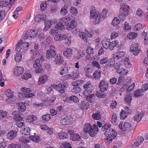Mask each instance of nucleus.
<instances>
[{"label": "nucleus", "instance_id": "1", "mask_svg": "<svg viewBox=\"0 0 148 148\" xmlns=\"http://www.w3.org/2000/svg\"><path fill=\"white\" fill-rule=\"evenodd\" d=\"M84 132L89 134L92 137H95L97 135L99 129L97 126L95 124L91 125L90 123H85L84 127Z\"/></svg>", "mask_w": 148, "mask_h": 148}, {"label": "nucleus", "instance_id": "2", "mask_svg": "<svg viewBox=\"0 0 148 148\" xmlns=\"http://www.w3.org/2000/svg\"><path fill=\"white\" fill-rule=\"evenodd\" d=\"M104 134L107 138L105 139L106 144L107 145H109L112 141V139H115L117 136V132L112 128L104 132Z\"/></svg>", "mask_w": 148, "mask_h": 148}, {"label": "nucleus", "instance_id": "3", "mask_svg": "<svg viewBox=\"0 0 148 148\" xmlns=\"http://www.w3.org/2000/svg\"><path fill=\"white\" fill-rule=\"evenodd\" d=\"M101 15L99 13H97L95 8L92 6L90 8V16L91 19H95L94 22L96 24L99 23L101 21Z\"/></svg>", "mask_w": 148, "mask_h": 148}, {"label": "nucleus", "instance_id": "4", "mask_svg": "<svg viewBox=\"0 0 148 148\" xmlns=\"http://www.w3.org/2000/svg\"><path fill=\"white\" fill-rule=\"evenodd\" d=\"M69 86L68 82L65 81H64L62 83H59L57 85H55V88H56L57 89L59 92L62 93L65 92V89L67 88Z\"/></svg>", "mask_w": 148, "mask_h": 148}, {"label": "nucleus", "instance_id": "5", "mask_svg": "<svg viewBox=\"0 0 148 148\" xmlns=\"http://www.w3.org/2000/svg\"><path fill=\"white\" fill-rule=\"evenodd\" d=\"M29 46V44L27 42L23 43L22 40H21L16 46L15 50L16 51L22 52L23 50H25L26 48Z\"/></svg>", "mask_w": 148, "mask_h": 148}, {"label": "nucleus", "instance_id": "6", "mask_svg": "<svg viewBox=\"0 0 148 148\" xmlns=\"http://www.w3.org/2000/svg\"><path fill=\"white\" fill-rule=\"evenodd\" d=\"M56 55V53L55 47L53 45H51L49 49L47 51L46 58L49 59L51 58H54Z\"/></svg>", "mask_w": 148, "mask_h": 148}, {"label": "nucleus", "instance_id": "7", "mask_svg": "<svg viewBox=\"0 0 148 148\" xmlns=\"http://www.w3.org/2000/svg\"><path fill=\"white\" fill-rule=\"evenodd\" d=\"M73 120V118L72 116L71 115L66 116L61 120L60 123L63 125H69L71 123Z\"/></svg>", "mask_w": 148, "mask_h": 148}, {"label": "nucleus", "instance_id": "8", "mask_svg": "<svg viewBox=\"0 0 148 148\" xmlns=\"http://www.w3.org/2000/svg\"><path fill=\"white\" fill-rule=\"evenodd\" d=\"M38 31L37 29H29L26 32L25 37L27 39H30L34 38L37 36Z\"/></svg>", "mask_w": 148, "mask_h": 148}, {"label": "nucleus", "instance_id": "9", "mask_svg": "<svg viewBox=\"0 0 148 148\" xmlns=\"http://www.w3.org/2000/svg\"><path fill=\"white\" fill-rule=\"evenodd\" d=\"M122 123H121L119 125V127L124 133L126 131H130L132 129V127L131 124L128 122H125L124 123V129L122 127Z\"/></svg>", "mask_w": 148, "mask_h": 148}, {"label": "nucleus", "instance_id": "10", "mask_svg": "<svg viewBox=\"0 0 148 148\" xmlns=\"http://www.w3.org/2000/svg\"><path fill=\"white\" fill-rule=\"evenodd\" d=\"M85 90L84 91L83 94L84 95H88V93L89 92H92L93 90V86L90 82H88L86 84H85L83 86Z\"/></svg>", "mask_w": 148, "mask_h": 148}, {"label": "nucleus", "instance_id": "11", "mask_svg": "<svg viewBox=\"0 0 148 148\" xmlns=\"http://www.w3.org/2000/svg\"><path fill=\"white\" fill-rule=\"evenodd\" d=\"M139 45L138 43L132 44L130 47V51L133 53V54L137 56L140 52V50L139 49Z\"/></svg>", "mask_w": 148, "mask_h": 148}, {"label": "nucleus", "instance_id": "12", "mask_svg": "<svg viewBox=\"0 0 148 148\" xmlns=\"http://www.w3.org/2000/svg\"><path fill=\"white\" fill-rule=\"evenodd\" d=\"M56 99V97H41V99L42 101L46 103L45 104L47 106H49L52 104L53 102Z\"/></svg>", "mask_w": 148, "mask_h": 148}, {"label": "nucleus", "instance_id": "13", "mask_svg": "<svg viewBox=\"0 0 148 148\" xmlns=\"http://www.w3.org/2000/svg\"><path fill=\"white\" fill-rule=\"evenodd\" d=\"M99 88L103 92L106 91L108 87V83L104 80L101 81L99 83Z\"/></svg>", "mask_w": 148, "mask_h": 148}, {"label": "nucleus", "instance_id": "14", "mask_svg": "<svg viewBox=\"0 0 148 148\" xmlns=\"http://www.w3.org/2000/svg\"><path fill=\"white\" fill-rule=\"evenodd\" d=\"M24 72V68L23 67L17 66L14 69V75L15 76H20Z\"/></svg>", "mask_w": 148, "mask_h": 148}, {"label": "nucleus", "instance_id": "15", "mask_svg": "<svg viewBox=\"0 0 148 148\" xmlns=\"http://www.w3.org/2000/svg\"><path fill=\"white\" fill-rule=\"evenodd\" d=\"M125 55L124 52L118 51L113 54V58L114 60H118L124 57Z\"/></svg>", "mask_w": 148, "mask_h": 148}, {"label": "nucleus", "instance_id": "16", "mask_svg": "<svg viewBox=\"0 0 148 148\" xmlns=\"http://www.w3.org/2000/svg\"><path fill=\"white\" fill-rule=\"evenodd\" d=\"M85 55V51L79 49L77 53L74 56L73 58L75 59H79L84 57Z\"/></svg>", "mask_w": 148, "mask_h": 148}, {"label": "nucleus", "instance_id": "17", "mask_svg": "<svg viewBox=\"0 0 148 148\" xmlns=\"http://www.w3.org/2000/svg\"><path fill=\"white\" fill-rule=\"evenodd\" d=\"M17 135V131L12 130L8 133L7 138L13 140L16 137Z\"/></svg>", "mask_w": 148, "mask_h": 148}, {"label": "nucleus", "instance_id": "18", "mask_svg": "<svg viewBox=\"0 0 148 148\" xmlns=\"http://www.w3.org/2000/svg\"><path fill=\"white\" fill-rule=\"evenodd\" d=\"M144 138L141 136H138L136 139V141L133 145V146L135 147H138L144 141Z\"/></svg>", "mask_w": 148, "mask_h": 148}, {"label": "nucleus", "instance_id": "19", "mask_svg": "<svg viewBox=\"0 0 148 148\" xmlns=\"http://www.w3.org/2000/svg\"><path fill=\"white\" fill-rule=\"evenodd\" d=\"M46 17L47 16L45 14H38L35 16L34 20L36 22L39 23L42 21L45 20Z\"/></svg>", "mask_w": 148, "mask_h": 148}, {"label": "nucleus", "instance_id": "20", "mask_svg": "<svg viewBox=\"0 0 148 148\" xmlns=\"http://www.w3.org/2000/svg\"><path fill=\"white\" fill-rule=\"evenodd\" d=\"M79 108L82 110L88 109L90 107L89 104L85 101H82L79 104Z\"/></svg>", "mask_w": 148, "mask_h": 148}, {"label": "nucleus", "instance_id": "21", "mask_svg": "<svg viewBox=\"0 0 148 148\" xmlns=\"http://www.w3.org/2000/svg\"><path fill=\"white\" fill-rule=\"evenodd\" d=\"M66 38L67 36L66 34H59L55 36L54 38V39L56 41H61L66 39Z\"/></svg>", "mask_w": 148, "mask_h": 148}, {"label": "nucleus", "instance_id": "22", "mask_svg": "<svg viewBox=\"0 0 148 148\" xmlns=\"http://www.w3.org/2000/svg\"><path fill=\"white\" fill-rule=\"evenodd\" d=\"M70 24H68L66 27V29L68 30H71L76 27V24L75 21V19L71 20Z\"/></svg>", "mask_w": 148, "mask_h": 148}, {"label": "nucleus", "instance_id": "23", "mask_svg": "<svg viewBox=\"0 0 148 148\" xmlns=\"http://www.w3.org/2000/svg\"><path fill=\"white\" fill-rule=\"evenodd\" d=\"M54 62L57 64H62L64 62L63 57L60 54H58L55 58Z\"/></svg>", "mask_w": 148, "mask_h": 148}, {"label": "nucleus", "instance_id": "24", "mask_svg": "<svg viewBox=\"0 0 148 148\" xmlns=\"http://www.w3.org/2000/svg\"><path fill=\"white\" fill-rule=\"evenodd\" d=\"M37 119V117L34 115H29L27 116L26 121L30 123H33L34 121H36Z\"/></svg>", "mask_w": 148, "mask_h": 148}, {"label": "nucleus", "instance_id": "25", "mask_svg": "<svg viewBox=\"0 0 148 148\" xmlns=\"http://www.w3.org/2000/svg\"><path fill=\"white\" fill-rule=\"evenodd\" d=\"M92 92H89L88 93V95H85L86 97V100L89 102L92 103L95 100L94 94H91Z\"/></svg>", "mask_w": 148, "mask_h": 148}, {"label": "nucleus", "instance_id": "26", "mask_svg": "<svg viewBox=\"0 0 148 148\" xmlns=\"http://www.w3.org/2000/svg\"><path fill=\"white\" fill-rule=\"evenodd\" d=\"M144 115L143 112L137 113L134 116V119L136 122L138 123L142 119Z\"/></svg>", "mask_w": 148, "mask_h": 148}, {"label": "nucleus", "instance_id": "27", "mask_svg": "<svg viewBox=\"0 0 148 148\" xmlns=\"http://www.w3.org/2000/svg\"><path fill=\"white\" fill-rule=\"evenodd\" d=\"M48 79V77L46 75H44L40 77L39 78L38 81V84L40 85L42 84H43L46 82Z\"/></svg>", "mask_w": 148, "mask_h": 148}, {"label": "nucleus", "instance_id": "28", "mask_svg": "<svg viewBox=\"0 0 148 148\" xmlns=\"http://www.w3.org/2000/svg\"><path fill=\"white\" fill-rule=\"evenodd\" d=\"M71 20V18H70L64 17L60 19V21L64 26H67Z\"/></svg>", "mask_w": 148, "mask_h": 148}, {"label": "nucleus", "instance_id": "29", "mask_svg": "<svg viewBox=\"0 0 148 148\" xmlns=\"http://www.w3.org/2000/svg\"><path fill=\"white\" fill-rule=\"evenodd\" d=\"M22 52L17 51L14 57L15 60L16 62H19L21 60L22 58Z\"/></svg>", "mask_w": 148, "mask_h": 148}, {"label": "nucleus", "instance_id": "30", "mask_svg": "<svg viewBox=\"0 0 148 148\" xmlns=\"http://www.w3.org/2000/svg\"><path fill=\"white\" fill-rule=\"evenodd\" d=\"M73 50L72 49L68 48L67 49L66 51L63 52V55L66 57L70 58L72 55Z\"/></svg>", "mask_w": 148, "mask_h": 148}, {"label": "nucleus", "instance_id": "31", "mask_svg": "<svg viewBox=\"0 0 148 148\" xmlns=\"http://www.w3.org/2000/svg\"><path fill=\"white\" fill-rule=\"evenodd\" d=\"M124 64L125 67L129 69H132V66L130 64L129 58H125L124 60Z\"/></svg>", "mask_w": 148, "mask_h": 148}, {"label": "nucleus", "instance_id": "32", "mask_svg": "<svg viewBox=\"0 0 148 148\" xmlns=\"http://www.w3.org/2000/svg\"><path fill=\"white\" fill-rule=\"evenodd\" d=\"M119 43V41L118 40L113 41L110 42L109 45V49L111 51L113 50L116 47L117 45Z\"/></svg>", "mask_w": 148, "mask_h": 148}, {"label": "nucleus", "instance_id": "33", "mask_svg": "<svg viewBox=\"0 0 148 148\" xmlns=\"http://www.w3.org/2000/svg\"><path fill=\"white\" fill-rule=\"evenodd\" d=\"M84 31L89 38H92L94 35V32L91 28L85 29Z\"/></svg>", "mask_w": 148, "mask_h": 148}, {"label": "nucleus", "instance_id": "34", "mask_svg": "<svg viewBox=\"0 0 148 148\" xmlns=\"http://www.w3.org/2000/svg\"><path fill=\"white\" fill-rule=\"evenodd\" d=\"M19 140L21 143V144H25L28 143L30 142V140L28 138H26L24 136H22L19 138Z\"/></svg>", "mask_w": 148, "mask_h": 148}, {"label": "nucleus", "instance_id": "35", "mask_svg": "<svg viewBox=\"0 0 148 148\" xmlns=\"http://www.w3.org/2000/svg\"><path fill=\"white\" fill-rule=\"evenodd\" d=\"M104 48L106 49H109L110 41L107 39L103 40L101 42Z\"/></svg>", "mask_w": 148, "mask_h": 148}, {"label": "nucleus", "instance_id": "36", "mask_svg": "<svg viewBox=\"0 0 148 148\" xmlns=\"http://www.w3.org/2000/svg\"><path fill=\"white\" fill-rule=\"evenodd\" d=\"M67 5H64L61 9L60 12V14L62 16L65 15L68 12L67 10Z\"/></svg>", "mask_w": 148, "mask_h": 148}, {"label": "nucleus", "instance_id": "37", "mask_svg": "<svg viewBox=\"0 0 148 148\" xmlns=\"http://www.w3.org/2000/svg\"><path fill=\"white\" fill-rule=\"evenodd\" d=\"M59 74L62 75L64 74H67L69 73V70L67 68L64 66L62 67L59 71Z\"/></svg>", "mask_w": 148, "mask_h": 148}, {"label": "nucleus", "instance_id": "38", "mask_svg": "<svg viewBox=\"0 0 148 148\" xmlns=\"http://www.w3.org/2000/svg\"><path fill=\"white\" fill-rule=\"evenodd\" d=\"M72 79L75 80L78 79L79 76V71L78 70H75L72 72Z\"/></svg>", "mask_w": 148, "mask_h": 148}, {"label": "nucleus", "instance_id": "39", "mask_svg": "<svg viewBox=\"0 0 148 148\" xmlns=\"http://www.w3.org/2000/svg\"><path fill=\"white\" fill-rule=\"evenodd\" d=\"M18 105V109L20 112H22L26 110V108L25 103H20Z\"/></svg>", "mask_w": 148, "mask_h": 148}, {"label": "nucleus", "instance_id": "40", "mask_svg": "<svg viewBox=\"0 0 148 148\" xmlns=\"http://www.w3.org/2000/svg\"><path fill=\"white\" fill-rule=\"evenodd\" d=\"M120 8L122 9L124 12L127 13L128 12L130 9L129 6L127 5H125L124 3H123L121 4Z\"/></svg>", "mask_w": 148, "mask_h": 148}, {"label": "nucleus", "instance_id": "41", "mask_svg": "<svg viewBox=\"0 0 148 148\" xmlns=\"http://www.w3.org/2000/svg\"><path fill=\"white\" fill-rule=\"evenodd\" d=\"M60 139H64L68 137V135L66 133L63 132H61L58 134Z\"/></svg>", "mask_w": 148, "mask_h": 148}, {"label": "nucleus", "instance_id": "42", "mask_svg": "<svg viewBox=\"0 0 148 148\" xmlns=\"http://www.w3.org/2000/svg\"><path fill=\"white\" fill-rule=\"evenodd\" d=\"M31 130L30 128L26 126L22 130V134L25 135H29L30 134Z\"/></svg>", "mask_w": 148, "mask_h": 148}, {"label": "nucleus", "instance_id": "43", "mask_svg": "<svg viewBox=\"0 0 148 148\" xmlns=\"http://www.w3.org/2000/svg\"><path fill=\"white\" fill-rule=\"evenodd\" d=\"M132 100V96L130 95V94H127L125 97V101L126 103H127L129 105H130Z\"/></svg>", "mask_w": 148, "mask_h": 148}, {"label": "nucleus", "instance_id": "44", "mask_svg": "<svg viewBox=\"0 0 148 148\" xmlns=\"http://www.w3.org/2000/svg\"><path fill=\"white\" fill-rule=\"evenodd\" d=\"M138 34L136 32L130 33L127 36V37L130 39H135L138 36Z\"/></svg>", "mask_w": 148, "mask_h": 148}, {"label": "nucleus", "instance_id": "45", "mask_svg": "<svg viewBox=\"0 0 148 148\" xmlns=\"http://www.w3.org/2000/svg\"><path fill=\"white\" fill-rule=\"evenodd\" d=\"M92 117L94 120H98L101 119V115L100 112H96L93 114Z\"/></svg>", "mask_w": 148, "mask_h": 148}, {"label": "nucleus", "instance_id": "46", "mask_svg": "<svg viewBox=\"0 0 148 148\" xmlns=\"http://www.w3.org/2000/svg\"><path fill=\"white\" fill-rule=\"evenodd\" d=\"M120 115V118L122 120L125 119L127 116V113L123 110H121Z\"/></svg>", "mask_w": 148, "mask_h": 148}, {"label": "nucleus", "instance_id": "47", "mask_svg": "<svg viewBox=\"0 0 148 148\" xmlns=\"http://www.w3.org/2000/svg\"><path fill=\"white\" fill-rule=\"evenodd\" d=\"M6 96L9 98H12L14 97V93L12 91L8 90L5 92Z\"/></svg>", "mask_w": 148, "mask_h": 148}, {"label": "nucleus", "instance_id": "48", "mask_svg": "<svg viewBox=\"0 0 148 148\" xmlns=\"http://www.w3.org/2000/svg\"><path fill=\"white\" fill-rule=\"evenodd\" d=\"M79 36L80 38L84 41L87 42L88 39L86 34L84 32H81L79 33Z\"/></svg>", "mask_w": 148, "mask_h": 148}, {"label": "nucleus", "instance_id": "49", "mask_svg": "<svg viewBox=\"0 0 148 148\" xmlns=\"http://www.w3.org/2000/svg\"><path fill=\"white\" fill-rule=\"evenodd\" d=\"M42 118L43 120L45 121H48L51 118L50 114H49L47 113L43 115L42 117Z\"/></svg>", "mask_w": 148, "mask_h": 148}, {"label": "nucleus", "instance_id": "50", "mask_svg": "<svg viewBox=\"0 0 148 148\" xmlns=\"http://www.w3.org/2000/svg\"><path fill=\"white\" fill-rule=\"evenodd\" d=\"M71 138L73 141H78L80 139L81 136L79 134L75 133L71 136Z\"/></svg>", "mask_w": 148, "mask_h": 148}, {"label": "nucleus", "instance_id": "51", "mask_svg": "<svg viewBox=\"0 0 148 148\" xmlns=\"http://www.w3.org/2000/svg\"><path fill=\"white\" fill-rule=\"evenodd\" d=\"M40 60L38 59H37L35 61L33 64L34 67L35 69H38L41 66V65L40 63Z\"/></svg>", "mask_w": 148, "mask_h": 148}, {"label": "nucleus", "instance_id": "52", "mask_svg": "<svg viewBox=\"0 0 148 148\" xmlns=\"http://www.w3.org/2000/svg\"><path fill=\"white\" fill-rule=\"evenodd\" d=\"M128 71L124 68H122L117 71V73L121 75H125L128 73Z\"/></svg>", "mask_w": 148, "mask_h": 148}, {"label": "nucleus", "instance_id": "53", "mask_svg": "<svg viewBox=\"0 0 148 148\" xmlns=\"http://www.w3.org/2000/svg\"><path fill=\"white\" fill-rule=\"evenodd\" d=\"M56 29L60 30H63L65 29V26L60 22L58 23L55 26Z\"/></svg>", "mask_w": 148, "mask_h": 148}, {"label": "nucleus", "instance_id": "54", "mask_svg": "<svg viewBox=\"0 0 148 148\" xmlns=\"http://www.w3.org/2000/svg\"><path fill=\"white\" fill-rule=\"evenodd\" d=\"M134 96L136 97L142 96L143 94V92L141 91V90L139 89L135 91L134 93Z\"/></svg>", "mask_w": 148, "mask_h": 148}, {"label": "nucleus", "instance_id": "55", "mask_svg": "<svg viewBox=\"0 0 148 148\" xmlns=\"http://www.w3.org/2000/svg\"><path fill=\"white\" fill-rule=\"evenodd\" d=\"M86 52L87 54H92L94 53V48L91 46H88L86 48Z\"/></svg>", "mask_w": 148, "mask_h": 148}, {"label": "nucleus", "instance_id": "56", "mask_svg": "<svg viewBox=\"0 0 148 148\" xmlns=\"http://www.w3.org/2000/svg\"><path fill=\"white\" fill-rule=\"evenodd\" d=\"M70 12L74 16H76L78 14L77 8L74 7L72 6L70 9Z\"/></svg>", "mask_w": 148, "mask_h": 148}, {"label": "nucleus", "instance_id": "57", "mask_svg": "<svg viewBox=\"0 0 148 148\" xmlns=\"http://www.w3.org/2000/svg\"><path fill=\"white\" fill-rule=\"evenodd\" d=\"M101 75V73L99 71H95L93 73V76L96 79H99Z\"/></svg>", "mask_w": 148, "mask_h": 148}, {"label": "nucleus", "instance_id": "58", "mask_svg": "<svg viewBox=\"0 0 148 148\" xmlns=\"http://www.w3.org/2000/svg\"><path fill=\"white\" fill-rule=\"evenodd\" d=\"M47 4L46 1H43L40 3L41 9L42 11H44L47 8Z\"/></svg>", "mask_w": 148, "mask_h": 148}, {"label": "nucleus", "instance_id": "59", "mask_svg": "<svg viewBox=\"0 0 148 148\" xmlns=\"http://www.w3.org/2000/svg\"><path fill=\"white\" fill-rule=\"evenodd\" d=\"M45 28L47 29L51 27L52 24L50 21L49 20H46L45 22Z\"/></svg>", "mask_w": 148, "mask_h": 148}, {"label": "nucleus", "instance_id": "60", "mask_svg": "<svg viewBox=\"0 0 148 148\" xmlns=\"http://www.w3.org/2000/svg\"><path fill=\"white\" fill-rule=\"evenodd\" d=\"M142 27V25L140 23H138L136 24L134 27V29L135 31H139Z\"/></svg>", "mask_w": 148, "mask_h": 148}, {"label": "nucleus", "instance_id": "61", "mask_svg": "<svg viewBox=\"0 0 148 148\" xmlns=\"http://www.w3.org/2000/svg\"><path fill=\"white\" fill-rule=\"evenodd\" d=\"M117 117L116 114L115 113H113L111 121L112 123H115L116 121Z\"/></svg>", "mask_w": 148, "mask_h": 148}, {"label": "nucleus", "instance_id": "62", "mask_svg": "<svg viewBox=\"0 0 148 148\" xmlns=\"http://www.w3.org/2000/svg\"><path fill=\"white\" fill-rule=\"evenodd\" d=\"M118 17L121 21H123L125 20L126 15L124 13H121L118 15Z\"/></svg>", "mask_w": 148, "mask_h": 148}, {"label": "nucleus", "instance_id": "63", "mask_svg": "<svg viewBox=\"0 0 148 148\" xmlns=\"http://www.w3.org/2000/svg\"><path fill=\"white\" fill-rule=\"evenodd\" d=\"M32 77L31 74L27 73H24L22 76V78L23 79L27 80L29 78H31Z\"/></svg>", "mask_w": 148, "mask_h": 148}, {"label": "nucleus", "instance_id": "64", "mask_svg": "<svg viewBox=\"0 0 148 148\" xmlns=\"http://www.w3.org/2000/svg\"><path fill=\"white\" fill-rule=\"evenodd\" d=\"M119 23V20L116 17H115L112 21V24L114 26L118 25Z\"/></svg>", "mask_w": 148, "mask_h": 148}]
</instances>
